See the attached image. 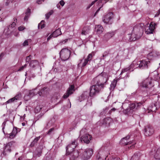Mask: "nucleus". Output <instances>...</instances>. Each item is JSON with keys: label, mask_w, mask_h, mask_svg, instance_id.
<instances>
[{"label": "nucleus", "mask_w": 160, "mask_h": 160, "mask_svg": "<svg viewBox=\"0 0 160 160\" xmlns=\"http://www.w3.org/2000/svg\"><path fill=\"white\" fill-rule=\"evenodd\" d=\"M144 25L141 23L134 26L130 38L131 41H135L142 36L143 31Z\"/></svg>", "instance_id": "f257e3e1"}, {"label": "nucleus", "mask_w": 160, "mask_h": 160, "mask_svg": "<svg viewBox=\"0 0 160 160\" xmlns=\"http://www.w3.org/2000/svg\"><path fill=\"white\" fill-rule=\"evenodd\" d=\"M108 78V75L106 73L102 72L93 78L92 83L103 88Z\"/></svg>", "instance_id": "f03ea898"}, {"label": "nucleus", "mask_w": 160, "mask_h": 160, "mask_svg": "<svg viewBox=\"0 0 160 160\" xmlns=\"http://www.w3.org/2000/svg\"><path fill=\"white\" fill-rule=\"evenodd\" d=\"M140 87L145 88L147 90L151 89L154 86L152 80L149 78H148L143 80L139 83Z\"/></svg>", "instance_id": "7ed1b4c3"}, {"label": "nucleus", "mask_w": 160, "mask_h": 160, "mask_svg": "<svg viewBox=\"0 0 160 160\" xmlns=\"http://www.w3.org/2000/svg\"><path fill=\"white\" fill-rule=\"evenodd\" d=\"M142 103L140 102H135L130 104L129 107L124 111L125 113L129 114L132 113L133 112L139 108L141 106Z\"/></svg>", "instance_id": "20e7f679"}, {"label": "nucleus", "mask_w": 160, "mask_h": 160, "mask_svg": "<svg viewBox=\"0 0 160 160\" xmlns=\"http://www.w3.org/2000/svg\"><path fill=\"white\" fill-rule=\"evenodd\" d=\"M16 146V143L15 141H12L7 143L4 147L3 154L6 155L8 153H10L15 149Z\"/></svg>", "instance_id": "39448f33"}, {"label": "nucleus", "mask_w": 160, "mask_h": 160, "mask_svg": "<svg viewBox=\"0 0 160 160\" xmlns=\"http://www.w3.org/2000/svg\"><path fill=\"white\" fill-rule=\"evenodd\" d=\"M79 139H74L72 141L71 144H68L66 147V155L68 153L73 152L74 149L78 146Z\"/></svg>", "instance_id": "423d86ee"}, {"label": "nucleus", "mask_w": 160, "mask_h": 160, "mask_svg": "<svg viewBox=\"0 0 160 160\" xmlns=\"http://www.w3.org/2000/svg\"><path fill=\"white\" fill-rule=\"evenodd\" d=\"M71 53L70 50L67 48L62 49L59 53L60 56L62 60L63 61L67 60L70 57Z\"/></svg>", "instance_id": "0eeeda50"}, {"label": "nucleus", "mask_w": 160, "mask_h": 160, "mask_svg": "<svg viewBox=\"0 0 160 160\" xmlns=\"http://www.w3.org/2000/svg\"><path fill=\"white\" fill-rule=\"evenodd\" d=\"M102 88L97 85L94 84V85H92L90 87L89 93L90 96V97H93L99 93Z\"/></svg>", "instance_id": "6e6552de"}, {"label": "nucleus", "mask_w": 160, "mask_h": 160, "mask_svg": "<svg viewBox=\"0 0 160 160\" xmlns=\"http://www.w3.org/2000/svg\"><path fill=\"white\" fill-rule=\"evenodd\" d=\"M93 153L92 149L91 148L87 149L82 153L80 155L82 158L83 160H87L89 159Z\"/></svg>", "instance_id": "1a4fd4ad"}, {"label": "nucleus", "mask_w": 160, "mask_h": 160, "mask_svg": "<svg viewBox=\"0 0 160 160\" xmlns=\"http://www.w3.org/2000/svg\"><path fill=\"white\" fill-rule=\"evenodd\" d=\"M113 13L112 12H109L103 16L102 20L104 23L111 24L113 22Z\"/></svg>", "instance_id": "9d476101"}, {"label": "nucleus", "mask_w": 160, "mask_h": 160, "mask_svg": "<svg viewBox=\"0 0 160 160\" xmlns=\"http://www.w3.org/2000/svg\"><path fill=\"white\" fill-rule=\"evenodd\" d=\"M108 156L107 153L105 151L103 150V148H102L99 150L98 154L97 156V158L98 160H105L108 158Z\"/></svg>", "instance_id": "9b49d317"}, {"label": "nucleus", "mask_w": 160, "mask_h": 160, "mask_svg": "<svg viewBox=\"0 0 160 160\" xmlns=\"http://www.w3.org/2000/svg\"><path fill=\"white\" fill-rule=\"evenodd\" d=\"M120 143L122 145H128V148L129 149H132L134 148L136 142L134 141H130L128 142L125 138H122L120 141Z\"/></svg>", "instance_id": "f8f14e48"}, {"label": "nucleus", "mask_w": 160, "mask_h": 160, "mask_svg": "<svg viewBox=\"0 0 160 160\" xmlns=\"http://www.w3.org/2000/svg\"><path fill=\"white\" fill-rule=\"evenodd\" d=\"M75 91L74 85H70L69 87L67 90L66 92L63 96V98L64 99L67 98L70 95L72 94Z\"/></svg>", "instance_id": "ddd939ff"}, {"label": "nucleus", "mask_w": 160, "mask_h": 160, "mask_svg": "<svg viewBox=\"0 0 160 160\" xmlns=\"http://www.w3.org/2000/svg\"><path fill=\"white\" fill-rule=\"evenodd\" d=\"M144 131V134L146 136H151L154 132L153 128L149 125L145 127Z\"/></svg>", "instance_id": "4468645a"}, {"label": "nucleus", "mask_w": 160, "mask_h": 160, "mask_svg": "<svg viewBox=\"0 0 160 160\" xmlns=\"http://www.w3.org/2000/svg\"><path fill=\"white\" fill-rule=\"evenodd\" d=\"M92 138V137L90 135L88 134H85L81 136L80 140H80V141L79 142H83L85 143L88 144L90 142V141L91 140Z\"/></svg>", "instance_id": "2eb2a0df"}, {"label": "nucleus", "mask_w": 160, "mask_h": 160, "mask_svg": "<svg viewBox=\"0 0 160 160\" xmlns=\"http://www.w3.org/2000/svg\"><path fill=\"white\" fill-rule=\"evenodd\" d=\"M139 64L140 69H147L150 66V62L148 60H143L139 61Z\"/></svg>", "instance_id": "dca6fc26"}, {"label": "nucleus", "mask_w": 160, "mask_h": 160, "mask_svg": "<svg viewBox=\"0 0 160 160\" xmlns=\"http://www.w3.org/2000/svg\"><path fill=\"white\" fill-rule=\"evenodd\" d=\"M156 25V24L152 22L150 23L148 29L146 31V33L147 34H149L152 33L155 29V26Z\"/></svg>", "instance_id": "f3484780"}, {"label": "nucleus", "mask_w": 160, "mask_h": 160, "mask_svg": "<svg viewBox=\"0 0 160 160\" xmlns=\"http://www.w3.org/2000/svg\"><path fill=\"white\" fill-rule=\"evenodd\" d=\"M70 155V160H76L77 158L79 156V152L78 151H74L73 152L68 153L67 155Z\"/></svg>", "instance_id": "a211bd4d"}, {"label": "nucleus", "mask_w": 160, "mask_h": 160, "mask_svg": "<svg viewBox=\"0 0 160 160\" xmlns=\"http://www.w3.org/2000/svg\"><path fill=\"white\" fill-rule=\"evenodd\" d=\"M17 133V128H13L12 132L9 134H7V137L10 139L14 138L16 136Z\"/></svg>", "instance_id": "6ab92c4d"}, {"label": "nucleus", "mask_w": 160, "mask_h": 160, "mask_svg": "<svg viewBox=\"0 0 160 160\" xmlns=\"http://www.w3.org/2000/svg\"><path fill=\"white\" fill-rule=\"evenodd\" d=\"M111 119L110 118H105L100 122L102 123L101 125L107 124L109 125L111 121ZM100 125H101V124H100Z\"/></svg>", "instance_id": "aec40b11"}, {"label": "nucleus", "mask_w": 160, "mask_h": 160, "mask_svg": "<svg viewBox=\"0 0 160 160\" xmlns=\"http://www.w3.org/2000/svg\"><path fill=\"white\" fill-rule=\"evenodd\" d=\"M139 63V61L137 62L136 60L134 61L130 65L131 68H132V69L133 70L134 68H138L140 69V66Z\"/></svg>", "instance_id": "412c9836"}, {"label": "nucleus", "mask_w": 160, "mask_h": 160, "mask_svg": "<svg viewBox=\"0 0 160 160\" xmlns=\"http://www.w3.org/2000/svg\"><path fill=\"white\" fill-rule=\"evenodd\" d=\"M154 157L156 159L160 160V147L155 150Z\"/></svg>", "instance_id": "4be33fe9"}, {"label": "nucleus", "mask_w": 160, "mask_h": 160, "mask_svg": "<svg viewBox=\"0 0 160 160\" xmlns=\"http://www.w3.org/2000/svg\"><path fill=\"white\" fill-rule=\"evenodd\" d=\"M39 62L37 60H33L30 61L29 63V66L32 68H35L36 66L38 65Z\"/></svg>", "instance_id": "5701e85b"}, {"label": "nucleus", "mask_w": 160, "mask_h": 160, "mask_svg": "<svg viewBox=\"0 0 160 160\" xmlns=\"http://www.w3.org/2000/svg\"><path fill=\"white\" fill-rule=\"evenodd\" d=\"M141 156V153L139 152H136L132 157V160H138Z\"/></svg>", "instance_id": "b1692460"}, {"label": "nucleus", "mask_w": 160, "mask_h": 160, "mask_svg": "<svg viewBox=\"0 0 160 160\" xmlns=\"http://www.w3.org/2000/svg\"><path fill=\"white\" fill-rule=\"evenodd\" d=\"M95 29L98 34H100L102 33L103 28L100 25H96Z\"/></svg>", "instance_id": "393cba45"}, {"label": "nucleus", "mask_w": 160, "mask_h": 160, "mask_svg": "<svg viewBox=\"0 0 160 160\" xmlns=\"http://www.w3.org/2000/svg\"><path fill=\"white\" fill-rule=\"evenodd\" d=\"M133 71V69H132V68H131L130 65L128 67L123 69L121 72V74H122L125 72L128 73Z\"/></svg>", "instance_id": "a878e982"}, {"label": "nucleus", "mask_w": 160, "mask_h": 160, "mask_svg": "<svg viewBox=\"0 0 160 160\" xmlns=\"http://www.w3.org/2000/svg\"><path fill=\"white\" fill-rule=\"evenodd\" d=\"M61 32L60 30L59 29H57L54 31L52 34V36L54 37H56L59 35H61Z\"/></svg>", "instance_id": "bb28decb"}, {"label": "nucleus", "mask_w": 160, "mask_h": 160, "mask_svg": "<svg viewBox=\"0 0 160 160\" xmlns=\"http://www.w3.org/2000/svg\"><path fill=\"white\" fill-rule=\"evenodd\" d=\"M40 138V136L36 137L33 140V141L31 142L30 145V146L31 147H33L35 144L39 140Z\"/></svg>", "instance_id": "cd10ccee"}, {"label": "nucleus", "mask_w": 160, "mask_h": 160, "mask_svg": "<svg viewBox=\"0 0 160 160\" xmlns=\"http://www.w3.org/2000/svg\"><path fill=\"white\" fill-rule=\"evenodd\" d=\"M156 108L155 104L150 106L148 108V110L150 111L155 112L156 110Z\"/></svg>", "instance_id": "c85d7f7f"}, {"label": "nucleus", "mask_w": 160, "mask_h": 160, "mask_svg": "<svg viewBox=\"0 0 160 160\" xmlns=\"http://www.w3.org/2000/svg\"><path fill=\"white\" fill-rule=\"evenodd\" d=\"M117 83V80H114L112 82L111 84V88L114 89L116 87Z\"/></svg>", "instance_id": "c756f323"}, {"label": "nucleus", "mask_w": 160, "mask_h": 160, "mask_svg": "<svg viewBox=\"0 0 160 160\" xmlns=\"http://www.w3.org/2000/svg\"><path fill=\"white\" fill-rule=\"evenodd\" d=\"M22 97L21 93H19L17 94L14 97L16 102L17 101V100H19Z\"/></svg>", "instance_id": "7c9ffc66"}, {"label": "nucleus", "mask_w": 160, "mask_h": 160, "mask_svg": "<svg viewBox=\"0 0 160 160\" xmlns=\"http://www.w3.org/2000/svg\"><path fill=\"white\" fill-rule=\"evenodd\" d=\"M44 21H42L40 23H39L38 26V28H41V29L44 28L45 26V24L44 23Z\"/></svg>", "instance_id": "2f4dec72"}, {"label": "nucleus", "mask_w": 160, "mask_h": 160, "mask_svg": "<svg viewBox=\"0 0 160 160\" xmlns=\"http://www.w3.org/2000/svg\"><path fill=\"white\" fill-rule=\"evenodd\" d=\"M108 160H120V158L117 157H115V156H112L111 157H109Z\"/></svg>", "instance_id": "473e14b6"}, {"label": "nucleus", "mask_w": 160, "mask_h": 160, "mask_svg": "<svg viewBox=\"0 0 160 160\" xmlns=\"http://www.w3.org/2000/svg\"><path fill=\"white\" fill-rule=\"evenodd\" d=\"M14 22H13L12 23V24H11L9 26L8 28H10V27H11L12 28H14L15 26L16 25L15 21H16V22H17V18H14Z\"/></svg>", "instance_id": "72a5a7b5"}, {"label": "nucleus", "mask_w": 160, "mask_h": 160, "mask_svg": "<svg viewBox=\"0 0 160 160\" xmlns=\"http://www.w3.org/2000/svg\"><path fill=\"white\" fill-rule=\"evenodd\" d=\"M114 35V33L113 32L108 33L105 34L104 35L105 38H110L112 37Z\"/></svg>", "instance_id": "f704fd0d"}, {"label": "nucleus", "mask_w": 160, "mask_h": 160, "mask_svg": "<svg viewBox=\"0 0 160 160\" xmlns=\"http://www.w3.org/2000/svg\"><path fill=\"white\" fill-rule=\"evenodd\" d=\"M47 89V88L44 87L40 91L38 92V94L40 96H41L45 92V90Z\"/></svg>", "instance_id": "c9c22d12"}, {"label": "nucleus", "mask_w": 160, "mask_h": 160, "mask_svg": "<svg viewBox=\"0 0 160 160\" xmlns=\"http://www.w3.org/2000/svg\"><path fill=\"white\" fill-rule=\"evenodd\" d=\"M53 12L52 10L50 11L48 13L46 14V17L47 19H48L49 18L50 15H52Z\"/></svg>", "instance_id": "e433bc0d"}, {"label": "nucleus", "mask_w": 160, "mask_h": 160, "mask_svg": "<svg viewBox=\"0 0 160 160\" xmlns=\"http://www.w3.org/2000/svg\"><path fill=\"white\" fill-rule=\"evenodd\" d=\"M92 53L93 54V55H94V52H92V53L89 54L87 57V58H86L89 61H91L92 59Z\"/></svg>", "instance_id": "4c0bfd02"}, {"label": "nucleus", "mask_w": 160, "mask_h": 160, "mask_svg": "<svg viewBox=\"0 0 160 160\" xmlns=\"http://www.w3.org/2000/svg\"><path fill=\"white\" fill-rule=\"evenodd\" d=\"M35 95V93L34 92L33 90H30L29 92L28 95V96H29L30 97L33 96Z\"/></svg>", "instance_id": "58836bf2"}, {"label": "nucleus", "mask_w": 160, "mask_h": 160, "mask_svg": "<svg viewBox=\"0 0 160 160\" xmlns=\"http://www.w3.org/2000/svg\"><path fill=\"white\" fill-rule=\"evenodd\" d=\"M14 102H16V101L15 100V98H13L9 99L6 102V103H9Z\"/></svg>", "instance_id": "ea45409f"}, {"label": "nucleus", "mask_w": 160, "mask_h": 160, "mask_svg": "<svg viewBox=\"0 0 160 160\" xmlns=\"http://www.w3.org/2000/svg\"><path fill=\"white\" fill-rule=\"evenodd\" d=\"M32 56L31 55H30L26 57V61L28 63L30 60L31 59V57Z\"/></svg>", "instance_id": "a19ab883"}, {"label": "nucleus", "mask_w": 160, "mask_h": 160, "mask_svg": "<svg viewBox=\"0 0 160 160\" xmlns=\"http://www.w3.org/2000/svg\"><path fill=\"white\" fill-rule=\"evenodd\" d=\"M88 61H89L86 58L84 60V62L82 64V67H85L87 64Z\"/></svg>", "instance_id": "79ce46f5"}, {"label": "nucleus", "mask_w": 160, "mask_h": 160, "mask_svg": "<svg viewBox=\"0 0 160 160\" xmlns=\"http://www.w3.org/2000/svg\"><path fill=\"white\" fill-rule=\"evenodd\" d=\"M98 0H95L93 2H92L91 4L88 6L87 7V9H88L90 8L93 5L95 2H96Z\"/></svg>", "instance_id": "37998d69"}, {"label": "nucleus", "mask_w": 160, "mask_h": 160, "mask_svg": "<svg viewBox=\"0 0 160 160\" xmlns=\"http://www.w3.org/2000/svg\"><path fill=\"white\" fill-rule=\"evenodd\" d=\"M28 40H27L25 41L22 44L23 46H28Z\"/></svg>", "instance_id": "c03bdc74"}, {"label": "nucleus", "mask_w": 160, "mask_h": 160, "mask_svg": "<svg viewBox=\"0 0 160 160\" xmlns=\"http://www.w3.org/2000/svg\"><path fill=\"white\" fill-rule=\"evenodd\" d=\"M41 109V108H40L39 106H37L35 109V112H36L37 111V112H39Z\"/></svg>", "instance_id": "a18cd8bd"}, {"label": "nucleus", "mask_w": 160, "mask_h": 160, "mask_svg": "<svg viewBox=\"0 0 160 160\" xmlns=\"http://www.w3.org/2000/svg\"><path fill=\"white\" fill-rule=\"evenodd\" d=\"M153 55L155 57H158L160 55V53L159 52H156L155 53H153Z\"/></svg>", "instance_id": "49530a36"}, {"label": "nucleus", "mask_w": 160, "mask_h": 160, "mask_svg": "<svg viewBox=\"0 0 160 160\" xmlns=\"http://www.w3.org/2000/svg\"><path fill=\"white\" fill-rule=\"evenodd\" d=\"M11 1V0H4L6 5L8 6Z\"/></svg>", "instance_id": "de8ad7c7"}, {"label": "nucleus", "mask_w": 160, "mask_h": 160, "mask_svg": "<svg viewBox=\"0 0 160 160\" xmlns=\"http://www.w3.org/2000/svg\"><path fill=\"white\" fill-rule=\"evenodd\" d=\"M25 29V27L23 26H20L18 27V29L19 31H22Z\"/></svg>", "instance_id": "09e8293b"}, {"label": "nucleus", "mask_w": 160, "mask_h": 160, "mask_svg": "<svg viewBox=\"0 0 160 160\" xmlns=\"http://www.w3.org/2000/svg\"><path fill=\"white\" fill-rule=\"evenodd\" d=\"M86 131V130L85 129H82L80 132V135H81Z\"/></svg>", "instance_id": "8fccbe9b"}, {"label": "nucleus", "mask_w": 160, "mask_h": 160, "mask_svg": "<svg viewBox=\"0 0 160 160\" xmlns=\"http://www.w3.org/2000/svg\"><path fill=\"white\" fill-rule=\"evenodd\" d=\"M31 10L29 8H28L27 11L25 14H26L29 15L30 13V12Z\"/></svg>", "instance_id": "3c124183"}, {"label": "nucleus", "mask_w": 160, "mask_h": 160, "mask_svg": "<svg viewBox=\"0 0 160 160\" xmlns=\"http://www.w3.org/2000/svg\"><path fill=\"white\" fill-rule=\"evenodd\" d=\"M160 14V8L158 11L157 13L155 14V17H158Z\"/></svg>", "instance_id": "603ef678"}, {"label": "nucleus", "mask_w": 160, "mask_h": 160, "mask_svg": "<svg viewBox=\"0 0 160 160\" xmlns=\"http://www.w3.org/2000/svg\"><path fill=\"white\" fill-rule=\"evenodd\" d=\"M29 15H26H26L24 18V20L26 21H27L28 17H29Z\"/></svg>", "instance_id": "864d4df0"}, {"label": "nucleus", "mask_w": 160, "mask_h": 160, "mask_svg": "<svg viewBox=\"0 0 160 160\" xmlns=\"http://www.w3.org/2000/svg\"><path fill=\"white\" fill-rule=\"evenodd\" d=\"M59 3L62 6H63L65 4V2L63 0H61L59 2Z\"/></svg>", "instance_id": "5fc2aeb1"}, {"label": "nucleus", "mask_w": 160, "mask_h": 160, "mask_svg": "<svg viewBox=\"0 0 160 160\" xmlns=\"http://www.w3.org/2000/svg\"><path fill=\"white\" fill-rule=\"evenodd\" d=\"M44 0H37V2L38 4H39L40 3H42V1H43Z\"/></svg>", "instance_id": "6e6d98bb"}, {"label": "nucleus", "mask_w": 160, "mask_h": 160, "mask_svg": "<svg viewBox=\"0 0 160 160\" xmlns=\"http://www.w3.org/2000/svg\"><path fill=\"white\" fill-rule=\"evenodd\" d=\"M54 129L53 128H52L50 129L48 132V134H50L52 131H53Z\"/></svg>", "instance_id": "4d7b16f0"}, {"label": "nucleus", "mask_w": 160, "mask_h": 160, "mask_svg": "<svg viewBox=\"0 0 160 160\" xmlns=\"http://www.w3.org/2000/svg\"><path fill=\"white\" fill-rule=\"evenodd\" d=\"M101 8V7H100L99 8H98L97 10L96 11V12L94 14V16H95L98 13V12L100 10Z\"/></svg>", "instance_id": "13d9d810"}, {"label": "nucleus", "mask_w": 160, "mask_h": 160, "mask_svg": "<svg viewBox=\"0 0 160 160\" xmlns=\"http://www.w3.org/2000/svg\"><path fill=\"white\" fill-rule=\"evenodd\" d=\"M130 138V136L129 135H128L126 137L124 138H125V139L127 140V141H128V140Z\"/></svg>", "instance_id": "bf43d9fd"}, {"label": "nucleus", "mask_w": 160, "mask_h": 160, "mask_svg": "<svg viewBox=\"0 0 160 160\" xmlns=\"http://www.w3.org/2000/svg\"><path fill=\"white\" fill-rule=\"evenodd\" d=\"M24 68V67H23V66H22L19 69L18 71H21L23 70V69Z\"/></svg>", "instance_id": "052dcab7"}, {"label": "nucleus", "mask_w": 160, "mask_h": 160, "mask_svg": "<svg viewBox=\"0 0 160 160\" xmlns=\"http://www.w3.org/2000/svg\"><path fill=\"white\" fill-rule=\"evenodd\" d=\"M86 31H84V30H82V35H86Z\"/></svg>", "instance_id": "680f3d73"}, {"label": "nucleus", "mask_w": 160, "mask_h": 160, "mask_svg": "<svg viewBox=\"0 0 160 160\" xmlns=\"http://www.w3.org/2000/svg\"><path fill=\"white\" fill-rule=\"evenodd\" d=\"M116 110V109L115 108H113L110 111V112H111L112 111H115Z\"/></svg>", "instance_id": "e2e57ef3"}, {"label": "nucleus", "mask_w": 160, "mask_h": 160, "mask_svg": "<svg viewBox=\"0 0 160 160\" xmlns=\"http://www.w3.org/2000/svg\"><path fill=\"white\" fill-rule=\"evenodd\" d=\"M51 36H52V34L50 36H49L47 38V40L48 41L50 39V38H51Z\"/></svg>", "instance_id": "0e129e2a"}, {"label": "nucleus", "mask_w": 160, "mask_h": 160, "mask_svg": "<svg viewBox=\"0 0 160 160\" xmlns=\"http://www.w3.org/2000/svg\"><path fill=\"white\" fill-rule=\"evenodd\" d=\"M42 153V152H39L38 154H37V155H38V157H39L41 155V153Z\"/></svg>", "instance_id": "69168bd1"}, {"label": "nucleus", "mask_w": 160, "mask_h": 160, "mask_svg": "<svg viewBox=\"0 0 160 160\" xmlns=\"http://www.w3.org/2000/svg\"><path fill=\"white\" fill-rule=\"evenodd\" d=\"M4 55V53H3V52H2V53H1V54H0V56H1V57H2Z\"/></svg>", "instance_id": "338daca9"}, {"label": "nucleus", "mask_w": 160, "mask_h": 160, "mask_svg": "<svg viewBox=\"0 0 160 160\" xmlns=\"http://www.w3.org/2000/svg\"><path fill=\"white\" fill-rule=\"evenodd\" d=\"M57 7L58 8H60V5L59 4H57Z\"/></svg>", "instance_id": "774afa93"}]
</instances>
